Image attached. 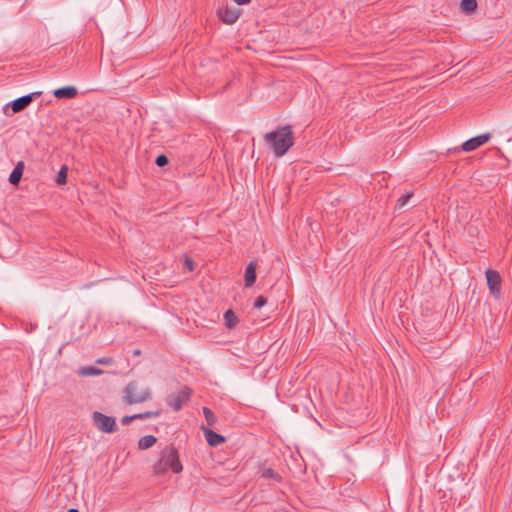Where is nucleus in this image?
Segmentation results:
<instances>
[{"instance_id": "1", "label": "nucleus", "mask_w": 512, "mask_h": 512, "mask_svg": "<svg viewBox=\"0 0 512 512\" xmlns=\"http://www.w3.org/2000/svg\"><path fill=\"white\" fill-rule=\"evenodd\" d=\"M264 140L276 156H283L294 143L291 126L285 125L276 131L266 133Z\"/></svg>"}, {"instance_id": "2", "label": "nucleus", "mask_w": 512, "mask_h": 512, "mask_svg": "<svg viewBox=\"0 0 512 512\" xmlns=\"http://www.w3.org/2000/svg\"><path fill=\"white\" fill-rule=\"evenodd\" d=\"M123 394V402L129 405L144 403L152 399L150 387L138 381L129 382L125 386Z\"/></svg>"}, {"instance_id": "3", "label": "nucleus", "mask_w": 512, "mask_h": 512, "mask_svg": "<svg viewBox=\"0 0 512 512\" xmlns=\"http://www.w3.org/2000/svg\"><path fill=\"white\" fill-rule=\"evenodd\" d=\"M167 469H171L174 473L182 471L183 467L177 450H162L159 460L153 466L156 475H162Z\"/></svg>"}, {"instance_id": "4", "label": "nucleus", "mask_w": 512, "mask_h": 512, "mask_svg": "<svg viewBox=\"0 0 512 512\" xmlns=\"http://www.w3.org/2000/svg\"><path fill=\"white\" fill-rule=\"evenodd\" d=\"M92 420L94 426L103 433H112L117 430L116 421L112 416L95 411L92 414Z\"/></svg>"}, {"instance_id": "5", "label": "nucleus", "mask_w": 512, "mask_h": 512, "mask_svg": "<svg viewBox=\"0 0 512 512\" xmlns=\"http://www.w3.org/2000/svg\"><path fill=\"white\" fill-rule=\"evenodd\" d=\"M41 92H33L27 95H24L22 97H19L13 101H11L9 104L4 106L3 112L6 116H9V107H11V110L13 113H18L23 111L26 107H28L31 102L34 100L35 97L40 96Z\"/></svg>"}, {"instance_id": "6", "label": "nucleus", "mask_w": 512, "mask_h": 512, "mask_svg": "<svg viewBox=\"0 0 512 512\" xmlns=\"http://www.w3.org/2000/svg\"><path fill=\"white\" fill-rule=\"evenodd\" d=\"M191 390L184 387L175 393H170L166 398V404L174 411H179L182 405L190 400Z\"/></svg>"}, {"instance_id": "7", "label": "nucleus", "mask_w": 512, "mask_h": 512, "mask_svg": "<svg viewBox=\"0 0 512 512\" xmlns=\"http://www.w3.org/2000/svg\"><path fill=\"white\" fill-rule=\"evenodd\" d=\"M487 286L491 292V294L498 298L501 294V276L500 274L493 269H487L485 272Z\"/></svg>"}, {"instance_id": "8", "label": "nucleus", "mask_w": 512, "mask_h": 512, "mask_svg": "<svg viewBox=\"0 0 512 512\" xmlns=\"http://www.w3.org/2000/svg\"><path fill=\"white\" fill-rule=\"evenodd\" d=\"M217 16L223 23L231 25L238 20L240 10L235 7H221L217 10Z\"/></svg>"}, {"instance_id": "9", "label": "nucleus", "mask_w": 512, "mask_h": 512, "mask_svg": "<svg viewBox=\"0 0 512 512\" xmlns=\"http://www.w3.org/2000/svg\"><path fill=\"white\" fill-rule=\"evenodd\" d=\"M490 137H491V135L489 133L478 135L476 137H473V138L465 141L462 144L461 148L465 152L473 151V150L477 149L478 147L484 145L486 142H488Z\"/></svg>"}, {"instance_id": "10", "label": "nucleus", "mask_w": 512, "mask_h": 512, "mask_svg": "<svg viewBox=\"0 0 512 512\" xmlns=\"http://www.w3.org/2000/svg\"><path fill=\"white\" fill-rule=\"evenodd\" d=\"M202 430L204 432L205 439L210 446L215 447L225 442V437L213 430L207 427H203Z\"/></svg>"}, {"instance_id": "11", "label": "nucleus", "mask_w": 512, "mask_h": 512, "mask_svg": "<svg viewBox=\"0 0 512 512\" xmlns=\"http://www.w3.org/2000/svg\"><path fill=\"white\" fill-rule=\"evenodd\" d=\"M56 98L71 99L77 95V90L73 86H65L54 90L53 92Z\"/></svg>"}, {"instance_id": "12", "label": "nucleus", "mask_w": 512, "mask_h": 512, "mask_svg": "<svg viewBox=\"0 0 512 512\" xmlns=\"http://www.w3.org/2000/svg\"><path fill=\"white\" fill-rule=\"evenodd\" d=\"M256 263L250 262L245 270V286L251 287L256 281Z\"/></svg>"}, {"instance_id": "13", "label": "nucleus", "mask_w": 512, "mask_h": 512, "mask_svg": "<svg viewBox=\"0 0 512 512\" xmlns=\"http://www.w3.org/2000/svg\"><path fill=\"white\" fill-rule=\"evenodd\" d=\"M23 171L24 163L22 161H19L9 176V182L13 185H17L20 182V179L23 175Z\"/></svg>"}, {"instance_id": "14", "label": "nucleus", "mask_w": 512, "mask_h": 512, "mask_svg": "<svg viewBox=\"0 0 512 512\" xmlns=\"http://www.w3.org/2000/svg\"><path fill=\"white\" fill-rule=\"evenodd\" d=\"M224 323L228 329H233L238 324V317L232 310H227L224 314Z\"/></svg>"}, {"instance_id": "15", "label": "nucleus", "mask_w": 512, "mask_h": 512, "mask_svg": "<svg viewBox=\"0 0 512 512\" xmlns=\"http://www.w3.org/2000/svg\"><path fill=\"white\" fill-rule=\"evenodd\" d=\"M102 370L95 366H83L79 369V375L81 376H96L100 375Z\"/></svg>"}, {"instance_id": "16", "label": "nucleus", "mask_w": 512, "mask_h": 512, "mask_svg": "<svg viewBox=\"0 0 512 512\" xmlns=\"http://www.w3.org/2000/svg\"><path fill=\"white\" fill-rule=\"evenodd\" d=\"M157 439L153 435H146L139 439L138 448H151Z\"/></svg>"}, {"instance_id": "17", "label": "nucleus", "mask_w": 512, "mask_h": 512, "mask_svg": "<svg viewBox=\"0 0 512 512\" xmlns=\"http://www.w3.org/2000/svg\"><path fill=\"white\" fill-rule=\"evenodd\" d=\"M460 7L464 12H474L477 8V0H461Z\"/></svg>"}, {"instance_id": "18", "label": "nucleus", "mask_w": 512, "mask_h": 512, "mask_svg": "<svg viewBox=\"0 0 512 512\" xmlns=\"http://www.w3.org/2000/svg\"><path fill=\"white\" fill-rule=\"evenodd\" d=\"M262 477L266 479H273L276 482L281 481V476L271 468L263 470Z\"/></svg>"}, {"instance_id": "19", "label": "nucleus", "mask_w": 512, "mask_h": 512, "mask_svg": "<svg viewBox=\"0 0 512 512\" xmlns=\"http://www.w3.org/2000/svg\"><path fill=\"white\" fill-rule=\"evenodd\" d=\"M67 166H62L57 174L56 182L60 185L65 184L67 182Z\"/></svg>"}, {"instance_id": "20", "label": "nucleus", "mask_w": 512, "mask_h": 512, "mask_svg": "<svg viewBox=\"0 0 512 512\" xmlns=\"http://www.w3.org/2000/svg\"><path fill=\"white\" fill-rule=\"evenodd\" d=\"M412 192H407L405 194H403L398 200H397V204H396V208L398 209H401L402 207H404L407 202L409 201V199L412 197Z\"/></svg>"}, {"instance_id": "21", "label": "nucleus", "mask_w": 512, "mask_h": 512, "mask_svg": "<svg viewBox=\"0 0 512 512\" xmlns=\"http://www.w3.org/2000/svg\"><path fill=\"white\" fill-rule=\"evenodd\" d=\"M203 413H204V416L206 418V421L208 422L209 425H213L215 420H216V417L214 415V413L207 407H204L203 408Z\"/></svg>"}, {"instance_id": "22", "label": "nucleus", "mask_w": 512, "mask_h": 512, "mask_svg": "<svg viewBox=\"0 0 512 512\" xmlns=\"http://www.w3.org/2000/svg\"><path fill=\"white\" fill-rule=\"evenodd\" d=\"M155 163L158 167H164L165 165L168 164V158L164 154L158 155L155 160Z\"/></svg>"}, {"instance_id": "23", "label": "nucleus", "mask_w": 512, "mask_h": 512, "mask_svg": "<svg viewBox=\"0 0 512 512\" xmlns=\"http://www.w3.org/2000/svg\"><path fill=\"white\" fill-rule=\"evenodd\" d=\"M267 303V299L264 296H258L254 302V308L260 309Z\"/></svg>"}, {"instance_id": "24", "label": "nucleus", "mask_w": 512, "mask_h": 512, "mask_svg": "<svg viewBox=\"0 0 512 512\" xmlns=\"http://www.w3.org/2000/svg\"><path fill=\"white\" fill-rule=\"evenodd\" d=\"M184 267L188 270V271H193L194 270V262L191 258L189 257H186L185 260H184Z\"/></svg>"}, {"instance_id": "25", "label": "nucleus", "mask_w": 512, "mask_h": 512, "mask_svg": "<svg viewBox=\"0 0 512 512\" xmlns=\"http://www.w3.org/2000/svg\"><path fill=\"white\" fill-rule=\"evenodd\" d=\"M132 421H133V416H124V417L121 419V423H122L123 425H128V424H130Z\"/></svg>"}, {"instance_id": "26", "label": "nucleus", "mask_w": 512, "mask_h": 512, "mask_svg": "<svg viewBox=\"0 0 512 512\" xmlns=\"http://www.w3.org/2000/svg\"><path fill=\"white\" fill-rule=\"evenodd\" d=\"M158 415H159V412H150V411H148V412H144L143 413L144 419L149 418L151 416H158Z\"/></svg>"}, {"instance_id": "27", "label": "nucleus", "mask_w": 512, "mask_h": 512, "mask_svg": "<svg viewBox=\"0 0 512 512\" xmlns=\"http://www.w3.org/2000/svg\"><path fill=\"white\" fill-rule=\"evenodd\" d=\"M238 5L248 4L250 0H233Z\"/></svg>"}, {"instance_id": "28", "label": "nucleus", "mask_w": 512, "mask_h": 512, "mask_svg": "<svg viewBox=\"0 0 512 512\" xmlns=\"http://www.w3.org/2000/svg\"><path fill=\"white\" fill-rule=\"evenodd\" d=\"M132 416H133V420H134V419H144L143 413H140V414H134V415H132Z\"/></svg>"}, {"instance_id": "29", "label": "nucleus", "mask_w": 512, "mask_h": 512, "mask_svg": "<svg viewBox=\"0 0 512 512\" xmlns=\"http://www.w3.org/2000/svg\"><path fill=\"white\" fill-rule=\"evenodd\" d=\"M294 455H297V456H300L302 458V456L300 455V450L299 449H296L292 454H291V457L294 458Z\"/></svg>"}, {"instance_id": "30", "label": "nucleus", "mask_w": 512, "mask_h": 512, "mask_svg": "<svg viewBox=\"0 0 512 512\" xmlns=\"http://www.w3.org/2000/svg\"><path fill=\"white\" fill-rule=\"evenodd\" d=\"M110 361L109 360H106V359H99L97 361V363H100V364H108Z\"/></svg>"}, {"instance_id": "31", "label": "nucleus", "mask_w": 512, "mask_h": 512, "mask_svg": "<svg viewBox=\"0 0 512 512\" xmlns=\"http://www.w3.org/2000/svg\"><path fill=\"white\" fill-rule=\"evenodd\" d=\"M68 512H78V510L76 508H70Z\"/></svg>"}, {"instance_id": "32", "label": "nucleus", "mask_w": 512, "mask_h": 512, "mask_svg": "<svg viewBox=\"0 0 512 512\" xmlns=\"http://www.w3.org/2000/svg\"><path fill=\"white\" fill-rule=\"evenodd\" d=\"M140 354V350H135L134 351V355H139Z\"/></svg>"}]
</instances>
